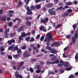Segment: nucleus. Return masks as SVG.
I'll return each mask as SVG.
<instances>
[{
    "mask_svg": "<svg viewBox=\"0 0 78 78\" xmlns=\"http://www.w3.org/2000/svg\"><path fill=\"white\" fill-rule=\"evenodd\" d=\"M14 48V45H12L10 46H9L8 48V50H12Z\"/></svg>",
    "mask_w": 78,
    "mask_h": 78,
    "instance_id": "dca6fc26",
    "label": "nucleus"
},
{
    "mask_svg": "<svg viewBox=\"0 0 78 78\" xmlns=\"http://www.w3.org/2000/svg\"><path fill=\"white\" fill-rule=\"evenodd\" d=\"M5 50V48H1V51H3Z\"/></svg>",
    "mask_w": 78,
    "mask_h": 78,
    "instance_id": "338daca9",
    "label": "nucleus"
},
{
    "mask_svg": "<svg viewBox=\"0 0 78 78\" xmlns=\"http://www.w3.org/2000/svg\"><path fill=\"white\" fill-rule=\"evenodd\" d=\"M30 8L31 9H32V10H34V9H34V6L33 5H31L30 6Z\"/></svg>",
    "mask_w": 78,
    "mask_h": 78,
    "instance_id": "603ef678",
    "label": "nucleus"
},
{
    "mask_svg": "<svg viewBox=\"0 0 78 78\" xmlns=\"http://www.w3.org/2000/svg\"><path fill=\"white\" fill-rule=\"evenodd\" d=\"M56 59H57V57L55 56L51 58V61L54 62L55 60H56Z\"/></svg>",
    "mask_w": 78,
    "mask_h": 78,
    "instance_id": "a211bd4d",
    "label": "nucleus"
},
{
    "mask_svg": "<svg viewBox=\"0 0 78 78\" xmlns=\"http://www.w3.org/2000/svg\"><path fill=\"white\" fill-rule=\"evenodd\" d=\"M47 64H53V62H50V61H47Z\"/></svg>",
    "mask_w": 78,
    "mask_h": 78,
    "instance_id": "4c0bfd02",
    "label": "nucleus"
},
{
    "mask_svg": "<svg viewBox=\"0 0 78 78\" xmlns=\"http://www.w3.org/2000/svg\"><path fill=\"white\" fill-rule=\"evenodd\" d=\"M0 19L2 21H3V22H6V17L3 16L2 17V16H0Z\"/></svg>",
    "mask_w": 78,
    "mask_h": 78,
    "instance_id": "9d476101",
    "label": "nucleus"
},
{
    "mask_svg": "<svg viewBox=\"0 0 78 78\" xmlns=\"http://www.w3.org/2000/svg\"><path fill=\"white\" fill-rule=\"evenodd\" d=\"M24 28L23 26H22L20 27L19 28H18L17 30L18 31H19V32H20V31H22L23 30V29Z\"/></svg>",
    "mask_w": 78,
    "mask_h": 78,
    "instance_id": "4468645a",
    "label": "nucleus"
},
{
    "mask_svg": "<svg viewBox=\"0 0 78 78\" xmlns=\"http://www.w3.org/2000/svg\"><path fill=\"white\" fill-rule=\"evenodd\" d=\"M1 54L2 56H3V55H4L5 54V53L3 51H1Z\"/></svg>",
    "mask_w": 78,
    "mask_h": 78,
    "instance_id": "13d9d810",
    "label": "nucleus"
},
{
    "mask_svg": "<svg viewBox=\"0 0 78 78\" xmlns=\"http://www.w3.org/2000/svg\"><path fill=\"white\" fill-rule=\"evenodd\" d=\"M13 57L15 59H17L19 58V55H13Z\"/></svg>",
    "mask_w": 78,
    "mask_h": 78,
    "instance_id": "5701e85b",
    "label": "nucleus"
},
{
    "mask_svg": "<svg viewBox=\"0 0 78 78\" xmlns=\"http://www.w3.org/2000/svg\"><path fill=\"white\" fill-rule=\"evenodd\" d=\"M34 41V39L33 37L31 39L30 41V42H33Z\"/></svg>",
    "mask_w": 78,
    "mask_h": 78,
    "instance_id": "864d4df0",
    "label": "nucleus"
},
{
    "mask_svg": "<svg viewBox=\"0 0 78 78\" xmlns=\"http://www.w3.org/2000/svg\"><path fill=\"white\" fill-rule=\"evenodd\" d=\"M15 74L16 78H23V76H22V75L19 74V72H16L15 73Z\"/></svg>",
    "mask_w": 78,
    "mask_h": 78,
    "instance_id": "423d86ee",
    "label": "nucleus"
},
{
    "mask_svg": "<svg viewBox=\"0 0 78 78\" xmlns=\"http://www.w3.org/2000/svg\"><path fill=\"white\" fill-rule=\"evenodd\" d=\"M69 16V13H65L62 15V16L64 17H67V16Z\"/></svg>",
    "mask_w": 78,
    "mask_h": 78,
    "instance_id": "393cba45",
    "label": "nucleus"
},
{
    "mask_svg": "<svg viewBox=\"0 0 78 78\" xmlns=\"http://www.w3.org/2000/svg\"><path fill=\"white\" fill-rule=\"evenodd\" d=\"M32 17L29 16L28 17L26 18L25 20H26V21H28L29 20H31V19H32Z\"/></svg>",
    "mask_w": 78,
    "mask_h": 78,
    "instance_id": "412c9836",
    "label": "nucleus"
},
{
    "mask_svg": "<svg viewBox=\"0 0 78 78\" xmlns=\"http://www.w3.org/2000/svg\"><path fill=\"white\" fill-rule=\"evenodd\" d=\"M41 72V70L40 69H38L36 71V73H40Z\"/></svg>",
    "mask_w": 78,
    "mask_h": 78,
    "instance_id": "ea45409f",
    "label": "nucleus"
},
{
    "mask_svg": "<svg viewBox=\"0 0 78 78\" xmlns=\"http://www.w3.org/2000/svg\"><path fill=\"white\" fill-rule=\"evenodd\" d=\"M46 39L47 40L46 43V45L48 46H50V41H52L53 39V38L51 35V33H48L47 35H46Z\"/></svg>",
    "mask_w": 78,
    "mask_h": 78,
    "instance_id": "f257e3e1",
    "label": "nucleus"
},
{
    "mask_svg": "<svg viewBox=\"0 0 78 78\" xmlns=\"http://www.w3.org/2000/svg\"><path fill=\"white\" fill-rule=\"evenodd\" d=\"M41 1H45V0H35V2L36 3H39Z\"/></svg>",
    "mask_w": 78,
    "mask_h": 78,
    "instance_id": "a19ab883",
    "label": "nucleus"
},
{
    "mask_svg": "<svg viewBox=\"0 0 78 78\" xmlns=\"http://www.w3.org/2000/svg\"><path fill=\"white\" fill-rule=\"evenodd\" d=\"M68 48L67 47H66L65 48L63 49L64 51H67V50L68 49Z\"/></svg>",
    "mask_w": 78,
    "mask_h": 78,
    "instance_id": "5fc2aeb1",
    "label": "nucleus"
},
{
    "mask_svg": "<svg viewBox=\"0 0 78 78\" xmlns=\"http://www.w3.org/2000/svg\"><path fill=\"white\" fill-rule=\"evenodd\" d=\"M36 68L37 69V70H40L41 69V66L39 65H37L36 66Z\"/></svg>",
    "mask_w": 78,
    "mask_h": 78,
    "instance_id": "c9c22d12",
    "label": "nucleus"
},
{
    "mask_svg": "<svg viewBox=\"0 0 78 78\" xmlns=\"http://www.w3.org/2000/svg\"><path fill=\"white\" fill-rule=\"evenodd\" d=\"M53 4L51 3H49L46 6L47 8H50V7H51V6H53Z\"/></svg>",
    "mask_w": 78,
    "mask_h": 78,
    "instance_id": "aec40b11",
    "label": "nucleus"
},
{
    "mask_svg": "<svg viewBox=\"0 0 78 78\" xmlns=\"http://www.w3.org/2000/svg\"><path fill=\"white\" fill-rule=\"evenodd\" d=\"M30 56V54H28V52H25L24 54L23 55V56L24 58H26V57L28 58V57H29Z\"/></svg>",
    "mask_w": 78,
    "mask_h": 78,
    "instance_id": "9b49d317",
    "label": "nucleus"
},
{
    "mask_svg": "<svg viewBox=\"0 0 78 78\" xmlns=\"http://www.w3.org/2000/svg\"><path fill=\"white\" fill-rule=\"evenodd\" d=\"M4 36L5 38H8V34H5Z\"/></svg>",
    "mask_w": 78,
    "mask_h": 78,
    "instance_id": "09e8293b",
    "label": "nucleus"
},
{
    "mask_svg": "<svg viewBox=\"0 0 78 78\" xmlns=\"http://www.w3.org/2000/svg\"><path fill=\"white\" fill-rule=\"evenodd\" d=\"M78 36V31L76 30L75 31V33L74 35V37H72V41H71L70 45H72L73 44H74L76 43V39H77Z\"/></svg>",
    "mask_w": 78,
    "mask_h": 78,
    "instance_id": "f03ea898",
    "label": "nucleus"
},
{
    "mask_svg": "<svg viewBox=\"0 0 78 78\" xmlns=\"http://www.w3.org/2000/svg\"><path fill=\"white\" fill-rule=\"evenodd\" d=\"M8 42L10 45H11V44H12V43H15V40L14 39H12V40H9L8 41Z\"/></svg>",
    "mask_w": 78,
    "mask_h": 78,
    "instance_id": "1a4fd4ad",
    "label": "nucleus"
},
{
    "mask_svg": "<svg viewBox=\"0 0 78 78\" xmlns=\"http://www.w3.org/2000/svg\"><path fill=\"white\" fill-rule=\"evenodd\" d=\"M23 37H22V36H19V39L20 41H22V40L23 39Z\"/></svg>",
    "mask_w": 78,
    "mask_h": 78,
    "instance_id": "de8ad7c7",
    "label": "nucleus"
},
{
    "mask_svg": "<svg viewBox=\"0 0 78 78\" xmlns=\"http://www.w3.org/2000/svg\"><path fill=\"white\" fill-rule=\"evenodd\" d=\"M20 68H21V66H17V70H20Z\"/></svg>",
    "mask_w": 78,
    "mask_h": 78,
    "instance_id": "c03bdc74",
    "label": "nucleus"
},
{
    "mask_svg": "<svg viewBox=\"0 0 78 78\" xmlns=\"http://www.w3.org/2000/svg\"><path fill=\"white\" fill-rule=\"evenodd\" d=\"M15 35H16V32L11 33L10 34V37H13L15 36Z\"/></svg>",
    "mask_w": 78,
    "mask_h": 78,
    "instance_id": "ddd939ff",
    "label": "nucleus"
},
{
    "mask_svg": "<svg viewBox=\"0 0 78 78\" xmlns=\"http://www.w3.org/2000/svg\"><path fill=\"white\" fill-rule=\"evenodd\" d=\"M41 36V35L40 34H38L37 35V39H39V37H40V36Z\"/></svg>",
    "mask_w": 78,
    "mask_h": 78,
    "instance_id": "4d7b16f0",
    "label": "nucleus"
},
{
    "mask_svg": "<svg viewBox=\"0 0 78 78\" xmlns=\"http://www.w3.org/2000/svg\"><path fill=\"white\" fill-rule=\"evenodd\" d=\"M57 66L59 67H62V66H63V65H62V64L60 63L57 65Z\"/></svg>",
    "mask_w": 78,
    "mask_h": 78,
    "instance_id": "a18cd8bd",
    "label": "nucleus"
},
{
    "mask_svg": "<svg viewBox=\"0 0 78 78\" xmlns=\"http://www.w3.org/2000/svg\"><path fill=\"white\" fill-rule=\"evenodd\" d=\"M44 27L43 25L41 26L40 27V30L42 31L44 30Z\"/></svg>",
    "mask_w": 78,
    "mask_h": 78,
    "instance_id": "7c9ffc66",
    "label": "nucleus"
},
{
    "mask_svg": "<svg viewBox=\"0 0 78 78\" xmlns=\"http://www.w3.org/2000/svg\"><path fill=\"white\" fill-rule=\"evenodd\" d=\"M44 36H43L41 37L40 39V41H43L44 40Z\"/></svg>",
    "mask_w": 78,
    "mask_h": 78,
    "instance_id": "72a5a7b5",
    "label": "nucleus"
},
{
    "mask_svg": "<svg viewBox=\"0 0 78 78\" xmlns=\"http://www.w3.org/2000/svg\"><path fill=\"white\" fill-rule=\"evenodd\" d=\"M53 62V64H59V61L58 59L56 60L55 61H54Z\"/></svg>",
    "mask_w": 78,
    "mask_h": 78,
    "instance_id": "b1692460",
    "label": "nucleus"
},
{
    "mask_svg": "<svg viewBox=\"0 0 78 78\" xmlns=\"http://www.w3.org/2000/svg\"><path fill=\"white\" fill-rule=\"evenodd\" d=\"M48 12L50 15H55L56 14V12L54 11L53 9H50L48 10Z\"/></svg>",
    "mask_w": 78,
    "mask_h": 78,
    "instance_id": "39448f33",
    "label": "nucleus"
},
{
    "mask_svg": "<svg viewBox=\"0 0 78 78\" xmlns=\"http://www.w3.org/2000/svg\"><path fill=\"white\" fill-rule=\"evenodd\" d=\"M9 13L10 14H12V13H14V11L12 10H9Z\"/></svg>",
    "mask_w": 78,
    "mask_h": 78,
    "instance_id": "6e6d98bb",
    "label": "nucleus"
},
{
    "mask_svg": "<svg viewBox=\"0 0 78 78\" xmlns=\"http://www.w3.org/2000/svg\"><path fill=\"white\" fill-rule=\"evenodd\" d=\"M26 48V46L23 45V47H21V49L22 50H25Z\"/></svg>",
    "mask_w": 78,
    "mask_h": 78,
    "instance_id": "3c124183",
    "label": "nucleus"
},
{
    "mask_svg": "<svg viewBox=\"0 0 78 78\" xmlns=\"http://www.w3.org/2000/svg\"><path fill=\"white\" fill-rule=\"evenodd\" d=\"M46 49H48V50H51V47L48 46L46 47Z\"/></svg>",
    "mask_w": 78,
    "mask_h": 78,
    "instance_id": "79ce46f5",
    "label": "nucleus"
},
{
    "mask_svg": "<svg viewBox=\"0 0 78 78\" xmlns=\"http://www.w3.org/2000/svg\"><path fill=\"white\" fill-rule=\"evenodd\" d=\"M60 63H62V64H63V66L65 67H68V66H69V62H65L64 63L62 60H60Z\"/></svg>",
    "mask_w": 78,
    "mask_h": 78,
    "instance_id": "20e7f679",
    "label": "nucleus"
},
{
    "mask_svg": "<svg viewBox=\"0 0 78 78\" xmlns=\"http://www.w3.org/2000/svg\"><path fill=\"white\" fill-rule=\"evenodd\" d=\"M62 9V6H61L60 7H59L58 8L56 9V10L57 11H58L59 10H61Z\"/></svg>",
    "mask_w": 78,
    "mask_h": 78,
    "instance_id": "2f4dec72",
    "label": "nucleus"
},
{
    "mask_svg": "<svg viewBox=\"0 0 78 78\" xmlns=\"http://www.w3.org/2000/svg\"><path fill=\"white\" fill-rule=\"evenodd\" d=\"M29 70L30 71L31 73H33V71H34L33 69V68H30Z\"/></svg>",
    "mask_w": 78,
    "mask_h": 78,
    "instance_id": "49530a36",
    "label": "nucleus"
},
{
    "mask_svg": "<svg viewBox=\"0 0 78 78\" xmlns=\"http://www.w3.org/2000/svg\"><path fill=\"white\" fill-rule=\"evenodd\" d=\"M21 36L23 37H25V36H26V34L25 33L23 32L21 34Z\"/></svg>",
    "mask_w": 78,
    "mask_h": 78,
    "instance_id": "c756f323",
    "label": "nucleus"
},
{
    "mask_svg": "<svg viewBox=\"0 0 78 78\" xmlns=\"http://www.w3.org/2000/svg\"><path fill=\"white\" fill-rule=\"evenodd\" d=\"M3 9H1L0 10V14H3Z\"/></svg>",
    "mask_w": 78,
    "mask_h": 78,
    "instance_id": "e2e57ef3",
    "label": "nucleus"
},
{
    "mask_svg": "<svg viewBox=\"0 0 78 78\" xmlns=\"http://www.w3.org/2000/svg\"><path fill=\"white\" fill-rule=\"evenodd\" d=\"M17 52L18 54H19V55H20L21 53H22V51L20 49H19L17 50Z\"/></svg>",
    "mask_w": 78,
    "mask_h": 78,
    "instance_id": "a878e982",
    "label": "nucleus"
},
{
    "mask_svg": "<svg viewBox=\"0 0 78 78\" xmlns=\"http://www.w3.org/2000/svg\"><path fill=\"white\" fill-rule=\"evenodd\" d=\"M23 4V2L22 1H20L18 3V6H21Z\"/></svg>",
    "mask_w": 78,
    "mask_h": 78,
    "instance_id": "bb28decb",
    "label": "nucleus"
},
{
    "mask_svg": "<svg viewBox=\"0 0 78 78\" xmlns=\"http://www.w3.org/2000/svg\"><path fill=\"white\" fill-rule=\"evenodd\" d=\"M55 45L56 47H58V46L59 45V42L58 41H55L51 44V47H54Z\"/></svg>",
    "mask_w": 78,
    "mask_h": 78,
    "instance_id": "6e6552de",
    "label": "nucleus"
},
{
    "mask_svg": "<svg viewBox=\"0 0 78 78\" xmlns=\"http://www.w3.org/2000/svg\"><path fill=\"white\" fill-rule=\"evenodd\" d=\"M42 11H46V8L44 7L42 9Z\"/></svg>",
    "mask_w": 78,
    "mask_h": 78,
    "instance_id": "0e129e2a",
    "label": "nucleus"
},
{
    "mask_svg": "<svg viewBox=\"0 0 78 78\" xmlns=\"http://www.w3.org/2000/svg\"><path fill=\"white\" fill-rule=\"evenodd\" d=\"M27 14L28 15H30L32 14V12H31V9H30V7L29 6L27 8Z\"/></svg>",
    "mask_w": 78,
    "mask_h": 78,
    "instance_id": "0eeeda50",
    "label": "nucleus"
},
{
    "mask_svg": "<svg viewBox=\"0 0 78 78\" xmlns=\"http://www.w3.org/2000/svg\"><path fill=\"white\" fill-rule=\"evenodd\" d=\"M9 31V29L8 28L6 29L4 32V34H8V33Z\"/></svg>",
    "mask_w": 78,
    "mask_h": 78,
    "instance_id": "cd10ccee",
    "label": "nucleus"
},
{
    "mask_svg": "<svg viewBox=\"0 0 78 78\" xmlns=\"http://www.w3.org/2000/svg\"><path fill=\"white\" fill-rule=\"evenodd\" d=\"M30 37H27L26 38V40L27 41H28L29 40H30Z\"/></svg>",
    "mask_w": 78,
    "mask_h": 78,
    "instance_id": "58836bf2",
    "label": "nucleus"
},
{
    "mask_svg": "<svg viewBox=\"0 0 78 78\" xmlns=\"http://www.w3.org/2000/svg\"><path fill=\"white\" fill-rule=\"evenodd\" d=\"M41 51L43 53H44L46 54H47V53H48V52L47 51L45 50L43 48H42L41 50Z\"/></svg>",
    "mask_w": 78,
    "mask_h": 78,
    "instance_id": "f3484780",
    "label": "nucleus"
},
{
    "mask_svg": "<svg viewBox=\"0 0 78 78\" xmlns=\"http://www.w3.org/2000/svg\"><path fill=\"white\" fill-rule=\"evenodd\" d=\"M72 10L70 9H69V13H72Z\"/></svg>",
    "mask_w": 78,
    "mask_h": 78,
    "instance_id": "680f3d73",
    "label": "nucleus"
},
{
    "mask_svg": "<svg viewBox=\"0 0 78 78\" xmlns=\"http://www.w3.org/2000/svg\"><path fill=\"white\" fill-rule=\"evenodd\" d=\"M31 47H32V49L34 51L36 50H37V48L34 45V44H32L31 45Z\"/></svg>",
    "mask_w": 78,
    "mask_h": 78,
    "instance_id": "2eb2a0df",
    "label": "nucleus"
},
{
    "mask_svg": "<svg viewBox=\"0 0 78 78\" xmlns=\"http://www.w3.org/2000/svg\"><path fill=\"white\" fill-rule=\"evenodd\" d=\"M23 64H24V62H20L19 64L20 66L22 67V66L23 65Z\"/></svg>",
    "mask_w": 78,
    "mask_h": 78,
    "instance_id": "e433bc0d",
    "label": "nucleus"
},
{
    "mask_svg": "<svg viewBox=\"0 0 78 78\" xmlns=\"http://www.w3.org/2000/svg\"><path fill=\"white\" fill-rule=\"evenodd\" d=\"M37 60V59L36 58H33L31 59L30 61L31 62H36Z\"/></svg>",
    "mask_w": 78,
    "mask_h": 78,
    "instance_id": "4be33fe9",
    "label": "nucleus"
},
{
    "mask_svg": "<svg viewBox=\"0 0 78 78\" xmlns=\"http://www.w3.org/2000/svg\"><path fill=\"white\" fill-rule=\"evenodd\" d=\"M50 53H53V54H56V53H58V51H56V50L53 48L51 50Z\"/></svg>",
    "mask_w": 78,
    "mask_h": 78,
    "instance_id": "f8f14e48",
    "label": "nucleus"
},
{
    "mask_svg": "<svg viewBox=\"0 0 78 78\" xmlns=\"http://www.w3.org/2000/svg\"><path fill=\"white\" fill-rule=\"evenodd\" d=\"M15 50H18V48L16 46L14 48H13L12 51H14Z\"/></svg>",
    "mask_w": 78,
    "mask_h": 78,
    "instance_id": "8fccbe9b",
    "label": "nucleus"
},
{
    "mask_svg": "<svg viewBox=\"0 0 78 78\" xmlns=\"http://www.w3.org/2000/svg\"><path fill=\"white\" fill-rule=\"evenodd\" d=\"M36 9H40L41 8V6L40 5H37L36 7Z\"/></svg>",
    "mask_w": 78,
    "mask_h": 78,
    "instance_id": "c85d7f7f",
    "label": "nucleus"
},
{
    "mask_svg": "<svg viewBox=\"0 0 78 78\" xmlns=\"http://www.w3.org/2000/svg\"><path fill=\"white\" fill-rule=\"evenodd\" d=\"M8 58L9 59H12V56L11 55H8Z\"/></svg>",
    "mask_w": 78,
    "mask_h": 78,
    "instance_id": "bf43d9fd",
    "label": "nucleus"
},
{
    "mask_svg": "<svg viewBox=\"0 0 78 78\" xmlns=\"http://www.w3.org/2000/svg\"><path fill=\"white\" fill-rule=\"evenodd\" d=\"M73 29L75 30L76 29L77 27H76V24H75L73 25Z\"/></svg>",
    "mask_w": 78,
    "mask_h": 78,
    "instance_id": "473e14b6",
    "label": "nucleus"
},
{
    "mask_svg": "<svg viewBox=\"0 0 78 78\" xmlns=\"http://www.w3.org/2000/svg\"><path fill=\"white\" fill-rule=\"evenodd\" d=\"M3 72V71L2 69H0V73L2 74Z\"/></svg>",
    "mask_w": 78,
    "mask_h": 78,
    "instance_id": "69168bd1",
    "label": "nucleus"
},
{
    "mask_svg": "<svg viewBox=\"0 0 78 78\" xmlns=\"http://www.w3.org/2000/svg\"><path fill=\"white\" fill-rule=\"evenodd\" d=\"M78 53H76V54L75 56V59L76 60V59H78Z\"/></svg>",
    "mask_w": 78,
    "mask_h": 78,
    "instance_id": "37998d69",
    "label": "nucleus"
},
{
    "mask_svg": "<svg viewBox=\"0 0 78 78\" xmlns=\"http://www.w3.org/2000/svg\"><path fill=\"white\" fill-rule=\"evenodd\" d=\"M9 27H11L12 26V21H10L9 23L8 24Z\"/></svg>",
    "mask_w": 78,
    "mask_h": 78,
    "instance_id": "f704fd0d",
    "label": "nucleus"
},
{
    "mask_svg": "<svg viewBox=\"0 0 78 78\" xmlns=\"http://www.w3.org/2000/svg\"><path fill=\"white\" fill-rule=\"evenodd\" d=\"M31 24V22L30 21H27L26 22V24L27 26H30Z\"/></svg>",
    "mask_w": 78,
    "mask_h": 78,
    "instance_id": "6ab92c4d",
    "label": "nucleus"
},
{
    "mask_svg": "<svg viewBox=\"0 0 78 78\" xmlns=\"http://www.w3.org/2000/svg\"><path fill=\"white\" fill-rule=\"evenodd\" d=\"M48 21V17H46L45 19H42L41 20V23H43L44 24H45V23H47Z\"/></svg>",
    "mask_w": 78,
    "mask_h": 78,
    "instance_id": "7ed1b4c3",
    "label": "nucleus"
},
{
    "mask_svg": "<svg viewBox=\"0 0 78 78\" xmlns=\"http://www.w3.org/2000/svg\"><path fill=\"white\" fill-rule=\"evenodd\" d=\"M30 32H28L26 34V36H30Z\"/></svg>",
    "mask_w": 78,
    "mask_h": 78,
    "instance_id": "052dcab7",
    "label": "nucleus"
},
{
    "mask_svg": "<svg viewBox=\"0 0 78 78\" xmlns=\"http://www.w3.org/2000/svg\"><path fill=\"white\" fill-rule=\"evenodd\" d=\"M35 30H33L31 32L32 34H34L35 33Z\"/></svg>",
    "mask_w": 78,
    "mask_h": 78,
    "instance_id": "774afa93",
    "label": "nucleus"
}]
</instances>
